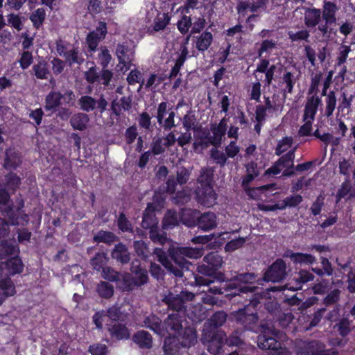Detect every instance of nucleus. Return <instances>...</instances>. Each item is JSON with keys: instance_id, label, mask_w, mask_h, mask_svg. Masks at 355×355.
<instances>
[{"instance_id": "f257e3e1", "label": "nucleus", "mask_w": 355, "mask_h": 355, "mask_svg": "<svg viewBox=\"0 0 355 355\" xmlns=\"http://www.w3.org/2000/svg\"><path fill=\"white\" fill-rule=\"evenodd\" d=\"M166 253L159 248L154 250V254L157 259L166 268L168 272L175 277H182L184 269H189L188 261L184 259H198L203 255L202 250L190 247H174L171 246Z\"/></svg>"}, {"instance_id": "f03ea898", "label": "nucleus", "mask_w": 355, "mask_h": 355, "mask_svg": "<svg viewBox=\"0 0 355 355\" xmlns=\"http://www.w3.org/2000/svg\"><path fill=\"white\" fill-rule=\"evenodd\" d=\"M214 172L210 167L202 168L197 179L200 184L196 190L198 202L207 207H211L216 202V194L212 186Z\"/></svg>"}, {"instance_id": "7ed1b4c3", "label": "nucleus", "mask_w": 355, "mask_h": 355, "mask_svg": "<svg viewBox=\"0 0 355 355\" xmlns=\"http://www.w3.org/2000/svg\"><path fill=\"white\" fill-rule=\"evenodd\" d=\"M261 298L260 294L253 295L252 298L248 299L249 303L243 309L232 313L234 320L247 330L255 331L258 327V315L251 308L254 309L260 303Z\"/></svg>"}, {"instance_id": "20e7f679", "label": "nucleus", "mask_w": 355, "mask_h": 355, "mask_svg": "<svg viewBox=\"0 0 355 355\" xmlns=\"http://www.w3.org/2000/svg\"><path fill=\"white\" fill-rule=\"evenodd\" d=\"M182 222L188 227L197 225L203 231H209L217 226L216 216L211 211L205 212L199 216V211L193 209H184L181 216Z\"/></svg>"}, {"instance_id": "39448f33", "label": "nucleus", "mask_w": 355, "mask_h": 355, "mask_svg": "<svg viewBox=\"0 0 355 355\" xmlns=\"http://www.w3.org/2000/svg\"><path fill=\"white\" fill-rule=\"evenodd\" d=\"M321 103V98L318 96L313 95L306 98L302 118L304 123L299 130L298 134L300 136L306 137L311 135L312 123L315 119L318 106Z\"/></svg>"}, {"instance_id": "423d86ee", "label": "nucleus", "mask_w": 355, "mask_h": 355, "mask_svg": "<svg viewBox=\"0 0 355 355\" xmlns=\"http://www.w3.org/2000/svg\"><path fill=\"white\" fill-rule=\"evenodd\" d=\"M257 275L254 272H244L237 274L232 277L227 287L229 289H234L235 292L230 293V295H241V294L248 295L250 294L249 298H252L253 295L257 293H253L256 287H250L248 286H242V284H252L256 281Z\"/></svg>"}, {"instance_id": "0eeeda50", "label": "nucleus", "mask_w": 355, "mask_h": 355, "mask_svg": "<svg viewBox=\"0 0 355 355\" xmlns=\"http://www.w3.org/2000/svg\"><path fill=\"white\" fill-rule=\"evenodd\" d=\"M195 295L188 291H182L179 294L169 291L164 295L162 302L167 305L169 309L180 313L185 309V304L188 302L192 301Z\"/></svg>"}, {"instance_id": "6e6552de", "label": "nucleus", "mask_w": 355, "mask_h": 355, "mask_svg": "<svg viewBox=\"0 0 355 355\" xmlns=\"http://www.w3.org/2000/svg\"><path fill=\"white\" fill-rule=\"evenodd\" d=\"M226 334L224 331H202L201 341L212 354H218L222 349Z\"/></svg>"}, {"instance_id": "1a4fd4ad", "label": "nucleus", "mask_w": 355, "mask_h": 355, "mask_svg": "<svg viewBox=\"0 0 355 355\" xmlns=\"http://www.w3.org/2000/svg\"><path fill=\"white\" fill-rule=\"evenodd\" d=\"M286 269L285 261L282 259H277L265 272L263 280L272 282H282L287 276Z\"/></svg>"}, {"instance_id": "9d476101", "label": "nucleus", "mask_w": 355, "mask_h": 355, "mask_svg": "<svg viewBox=\"0 0 355 355\" xmlns=\"http://www.w3.org/2000/svg\"><path fill=\"white\" fill-rule=\"evenodd\" d=\"M78 103L80 110L86 112L98 109L101 113H103L106 110L108 105V102L103 94H101L98 99L88 95L82 96L78 99Z\"/></svg>"}, {"instance_id": "9b49d317", "label": "nucleus", "mask_w": 355, "mask_h": 355, "mask_svg": "<svg viewBox=\"0 0 355 355\" xmlns=\"http://www.w3.org/2000/svg\"><path fill=\"white\" fill-rule=\"evenodd\" d=\"M184 316L180 313H173L169 314L163 322V335L168 334L170 336H177L180 331L183 330Z\"/></svg>"}, {"instance_id": "f8f14e48", "label": "nucleus", "mask_w": 355, "mask_h": 355, "mask_svg": "<svg viewBox=\"0 0 355 355\" xmlns=\"http://www.w3.org/2000/svg\"><path fill=\"white\" fill-rule=\"evenodd\" d=\"M167 102H162L158 105L156 118L159 125L164 130H170L175 126V112L168 108Z\"/></svg>"}, {"instance_id": "ddd939ff", "label": "nucleus", "mask_w": 355, "mask_h": 355, "mask_svg": "<svg viewBox=\"0 0 355 355\" xmlns=\"http://www.w3.org/2000/svg\"><path fill=\"white\" fill-rule=\"evenodd\" d=\"M107 33L106 24L100 21L96 29L88 33L86 37V43L90 52L96 51L98 44L105 39Z\"/></svg>"}, {"instance_id": "4468645a", "label": "nucleus", "mask_w": 355, "mask_h": 355, "mask_svg": "<svg viewBox=\"0 0 355 355\" xmlns=\"http://www.w3.org/2000/svg\"><path fill=\"white\" fill-rule=\"evenodd\" d=\"M257 345L262 349H272L276 351L279 355H289L286 348L282 347L275 337L268 334H260L257 337Z\"/></svg>"}, {"instance_id": "2eb2a0df", "label": "nucleus", "mask_w": 355, "mask_h": 355, "mask_svg": "<svg viewBox=\"0 0 355 355\" xmlns=\"http://www.w3.org/2000/svg\"><path fill=\"white\" fill-rule=\"evenodd\" d=\"M116 55L120 64H123L121 70L130 69L134 59V51L124 44H119L116 49Z\"/></svg>"}, {"instance_id": "dca6fc26", "label": "nucleus", "mask_w": 355, "mask_h": 355, "mask_svg": "<svg viewBox=\"0 0 355 355\" xmlns=\"http://www.w3.org/2000/svg\"><path fill=\"white\" fill-rule=\"evenodd\" d=\"M324 343L319 340L300 341L297 345V355H318Z\"/></svg>"}, {"instance_id": "f3484780", "label": "nucleus", "mask_w": 355, "mask_h": 355, "mask_svg": "<svg viewBox=\"0 0 355 355\" xmlns=\"http://www.w3.org/2000/svg\"><path fill=\"white\" fill-rule=\"evenodd\" d=\"M227 315L223 311H219L214 313L209 319L204 324L203 331H218L216 330L218 327L223 326L227 320Z\"/></svg>"}, {"instance_id": "a211bd4d", "label": "nucleus", "mask_w": 355, "mask_h": 355, "mask_svg": "<svg viewBox=\"0 0 355 355\" xmlns=\"http://www.w3.org/2000/svg\"><path fill=\"white\" fill-rule=\"evenodd\" d=\"M107 329L112 338L123 340L130 338V331L125 324L112 322L107 324Z\"/></svg>"}, {"instance_id": "6ab92c4d", "label": "nucleus", "mask_w": 355, "mask_h": 355, "mask_svg": "<svg viewBox=\"0 0 355 355\" xmlns=\"http://www.w3.org/2000/svg\"><path fill=\"white\" fill-rule=\"evenodd\" d=\"M0 288L3 291L0 293V305L5 301L6 297L12 296L15 293V288L10 278L6 274L0 272Z\"/></svg>"}, {"instance_id": "aec40b11", "label": "nucleus", "mask_w": 355, "mask_h": 355, "mask_svg": "<svg viewBox=\"0 0 355 355\" xmlns=\"http://www.w3.org/2000/svg\"><path fill=\"white\" fill-rule=\"evenodd\" d=\"M180 341L183 347H189L194 345L197 342V334L196 330L191 327H184L183 330L175 336Z\"/></svg>"}, {"instance_id": "412c9836", "label": "nucleus", "mask_w": 355, "mask_h": 355, "mask_svg": "<svg viewBox=\"0 0 355 355\" xmlns=\"http://www.w3.org/2000/svg\"><path fill=\"white\" fill-rule=\"evenodd\" d=\"M158 220L155 214V206L148 204L143 214L141 227L144 229H154L157 226Z\"/></svg>"}, {"instance_id": "4be33fe9", "label": "nucleus", "mask_w": 355, "mask_h": 355, "mask_svg": "<svg viewBox=\"0 0 355 355\" xmlns=\"http://www.w3.org/2000/svg\"><path fill=\"white\" fill-rule=\"evenodd\" d=\"M21 157L15 150L10 148L5 153L3 167L7 170H15L21 164Z\"/></svg>"}, {"instance_id": "5701e85b", "label": "nucleus", "mask_w": 355, "mask_h": 355, "mask_svg": "<svg viewBox=\"0 0 355 355\" xmlns=\"http://www.w3.org/2000/svg\"><path fill=\"white\" fill-rule=\"evenodd\" d=\"M112 258L121 264H127L130 261V253L123 243L116 244L111 253Z\"/></svg>"}, {"instance_id": "b1692460", "label": "nucleus", "mask_w": 355, "mask_h": 355, "mask_svg": "<svg viewBox=\"0 0 355 355\" xmlns=\"http://www.w3.org/2000/svg\"><path fill=\"white\" fill-rule=\"evenodd\" d=\"M339 7L334 2L324 1L321 17L327 23H334L336 21V14L338 11Z\"/></svg>"}, {"instance_id": "393cba45", "label": "nucleus", "mask_w": 355, "mask_h": 355, "mask_svg": "<svg viewBox=\"0 0 355 355\" xmlns=\"http://www.w3.org/2000/svg\"><path fill=\"white\" fill-rule=\"evenodd\" d=\"M163 322L162 320L154 314H150L144 318L141 326L150 330L155 333L162 336L163 335Z\"/></svg>"}, {"instance_id": "a878e982", "label": "nucleus", "mask_w": 355, "mask_h": 355, "mask_svg": "<svg viewBox=\"0 0 355 355\" xmlns=\"http://www.w3.org/2000/svg\"><path fill=\"white\" fill-rule=\"evenodd\" d=\"M321 10L308 8L304 12V24L307 28H315L321 21Z\"/></svg>"}, {"instance_id": "bb28decb", "label": "nucleus", "mask_w": 355, "mask_h": 355, "mask_svg": "<svg viewBox=\"0 0 355 355\" xmlns=\"http://www.w3.org/2000/svg\"><path fill=\"white\" fill-rule=\"evenodd\" d=\"M132 340L141 349H149L153 347L152 336L146 331H137L134 334Z\"/></svg>"}, {"instance_id": "cd10ccee", "label": "nucleus", "mask_w": 355, "mask_h": 355, "mask_svg": "<svg viewBox=\"0 0 355 355\" xmlns=\"http://www.w3.org/2000/svg\"><path fill=\"white\" fill-rule=\"evenodd\" d=\"M65 62L69 66L72 67L73 65H80L84 61L85 58L83 53L80 51L78 47L71 46L67 52L64 53Z\"/></svg>"}, {"instance_id": "c85d7f7f", "label": "nucleus", "mask_w": 355, "mask_h": 355, "mask_svg": "<svg viewBox=\"0 0 355 355\" xmlns=\"http://www.w3.org/2000/svg\"><path fill=\"white\" fill-rule=\"evenodd\" d=\"M227 130V124L225 119H223L218 125L212 128L213 136L209 138V141L211 145L218 146L221 144L222 138L225 136Z\"/></svg>"}, {"instance_id": "c756f323", "label": "nucleus", "mask_w": 355, "mask_h": 355, "mask_svg": "<svg viewBox=\"0 0 355 355\" xmlns=\"http://www.w3.org/2000/svg\"><path fill=\"white\" fill-rule=\"evenodd\" d=\"M116 284L123 291L128 292L137 288L134 277L127 272H121L119 281Z\"/></svg>"}, {"instance_id": "7c9ffc66", "label": "nucleus", "mask_w": 355, "mask_h": 355, "mask_svg": "<svg viewBox=\"0 0 355 355\" xmlns=\"http://www.w3.org/2000/svg\"><path fill=\"white\" fill-rule=\"evenodd\" d=\"M62 98V96L60 92L51 90L45 98V110L46 111H55L61 104Z\"/></svg>"}, {"instance_id": "2f4dec72", "label": "nucleus", "mask_w": 355, "mask_h": 355, "mask_svg": "<svg viewBox=\"0 0 355 355\" xmlns=\"http://www.w3.org/2000/svg\"><path fill=\"white\" fill-rule=\"evenodd\" d=\"M89 121V116L83 112L73 114L70 119V124L75 130H84L87 128Z\"/></svg>"}, {"instance_id": "473e14b6", "label": "nucleus", "mask_w": 355, "mask_h": 355, "mask_svg": "<svg viewBox=\"0 0 355 355\" xmlns=\"http://www.w3.org/2000/svg\"><path fill=\"white\" fill-rule=\"evenodd\" d=\"M170 19L171 17L168 13H158L155 19L153 27L149 28L148 32L153 35L156 32L164 30L169 24Z\"/></svg>"}, {"instance_id": "72a5a7b5", "label": "nucleus", "mask_w": 355, "mask_h": 355, "mask_svg": "<svg viewBox=\"0 0 355 355\" xmlns=\"http://www.w3.org/2000/svg\"><path fill=\"white\" fill-rule=\"evenodd\" d=\"M21 184V178L15 173H8L4 176L3 185L12 192H15Z\"/></svg>"}, {"instance_id": "f704fd0d", "label": "nucleus", "mask_w": 355, "mask_h": 355, "mask_svg": "<svg viewBox=\"0 0 355 355\" xmlns=\"http://www.w3.org/2000/svg\"><path fill=\"white\" fill-rule=\"evenodd\" d=\"M13 208L10 194L6 188H0V211L3 214H10Z\"/></svg>"}, {"instance_id": "c9c22d12", "label": "nucleus", "mask_w": 355, "mask_h": 355, "mask_svg": "<svg viewBox=\"0 0 355 355\" xmlns=\"http://www.w3.org/2000/svg\"><path fill=\"white\" fill-rule=\"evenodd\" d=\"M32 74L35 76L37 79L46 80L50 74V70L47 62L41 60L35 64L32 67Z\"/></svg>"}, {"instance_id": "e433bc0d", "label": "nucleus", "mask_w": 355, "mask_h": 355, "mask_svg": "<svg viewBox=\"0 0 355 355\" xmlns=\"http://www.w3.org/2000/svg\"><path fill=\"white\" fill-rule=\"evenodd\" d=\"M213 42V35L210 32L205 31L200 35L196 37V49L199 51L204 52L208 49Z\"/></svg>"}, {"instance_id": "4c0bfd02", "label": "nucleus", "mask_w": 355, "mask_h": 355, "mask_svg": "<svg viewBox=\"0 0 355 355\" xmlns=\"http://www.w3.org/2000/svg\"><path fill=\"white\" fill-rule=\"evenodd\" d=\"M19 248L14 242L3 241L0 243V257L3 258L17 253Z\"/></svg>"}, {"instance_id": "58836bf2", "label": "nucleus", "mask_w": 355, "mask_h": 355, "mask_svg": "<svg viewBox=\"0 0 355 355\" xmlns=\"http://www.w3.org/2000/svg\"><path fill=\"white\" fill-rule=\"evenodd\" d=\"M117 236L112 232L101 230L94 236L93 239L97 243H105L110 245L117 240Z\"/></svg>"}, {"instance_id": "ea45409f", "label": "nucleus", "mask_w": 355, "mask_h": 355, "mask_svg": "<svg viewBox=\"0 0 355 355\" xmlns=\"http://www.w3.org/2000/svg\"><path fill=\"white\" fill-rule=\"evenodd\" d=\"M178 225V216L177 213L171 210L167 211L162 221V228L164 230L171 229Z\"/></svg>"}, {"instance_id": "a19ab883", "label": "nucleus", "mask_w": 355, "mask_h": 355, "mask_svg": "<svg viewBox=\"0 0 355 355\" xmlns=\"http://www.w3.org/2000/svg\"><path fill=\"white\" fill-rule=\"evenodd\" d=\"M296 78L293 73L291 71H286L282 78V83L285 84L286 86L283 89L284 96L286 98V93L288 92L289 94L293 93V89L294 85L295 83Z\"/></svg>"}, {"instance_id": "79ce46f5", "label": "nucleus", "mask_w": 355, "mask_h": 355, "mask_svg": "<svg viewBox=\"0 0 355 355\" xmlns=\"http://www.w3.org/2000/svg\"><path fill=\"white\" fill-rule=\"evenodd\" d=\"M190 38V35L187 36L183 42H182L180 45V48L178 51L176 52L178 55L175 63L182 66L187 60V58L189 55V50L187 45L189 44V40Z\"/></svg>"}, {"instance_id": "37998d69", "label": "nucleus", "mask_w": 355, "mask_h": 355, "mask_svg": "<svg viewBox=\"0 0 355 355\" xmlns=\"http://www.w3.org/2000/svg\"><path fill=\"white\" fill-rule=\"evenodd\" d=\"M314 276L309 271L302 270L298 272L297 277L293 279L296 282L295 287H291L290 289L297 290L302 288V284L312 281Z\"/></svg>"}, {"instance_id": "c03bdc74", "label": "nucleus", "mask_w": 355, "mask_h": 355, "mask_svg": "<svg viewBox=\"0 0 355 355\" xmlns=\"http://www.w3.org/2000/svg\"><path fill=\"white\" fill-rule=\"evenodd\" d=\"M6 267L8 270V272L10 275H15L17 273H20L23 270V263L21 260L17 257H12L6 261Z\"/></svg>"}, {"instance_id": "a18cd8bd", "label": "nucleus", "mask_w": 355, "mask_h": 355, "mask_svg": "<svg viewBox=\"0 0 355 355\" xmlns=\"http://www.w3.org/2000/svg\"><path fill=\"white\" fill-rule=\"evenodd\" d=\"M46 19V12L42 8L34 10L30 16V19L35 28H39L43 24Z\"/></svg>"}, {"instance_id": "49530a36", "label": "nucleus", "mask_w": 355, "mask_h": 355, "mask_svg": "<svg viewBox=\"0 0 355 355\" xmlns=\"http://www.w3.org/2000/svg\"><path fill=\"white\" fill-rule=\"evenodd\" d=\"M243 334V330L236 329L225 340L229 346H240L244 343Z\"/></svg>"}, {"instance_id": "de8ad7c7", "label": "nucleus", "mask_w": 355, "mask_h": 355, "mask_svg": "<svg viewBox=\"0 0 355 355\" xmlns=\"http://www.w3.org/2000/svg\"><path fill=\"white\" fill-rule=\"evenodd\" d=\"M210 157L215 164L220 167H224L227 161V156L225 152L217 148H211L210 150Z\"/></svg>"}, {"instance_id": "09e8293b", "label": "nucleus", "mask_w": 355, "mask_h": 355, "mask_svg": "<svg viewBox=\"0 0 355 355\" xmlns=\"http://www.w3.org/2000/svg\"><path fill=\"white\" fill-rule=\"evenodd\" d=\"M325 98L326 108H325V116L330 117L332 116L333 112L336 105V97L334 91H330L327 94Z\"/></svg>"}, {"instance_id": "8fccbe9b", "label": "nucleus", "mask_w": 355, "mask_h": 355, "mask_svg": "<svg viewBox=\"0 0 355 355\" xmlns=\"http://www.w3.org/2000/svg\"><path fill=\"white\" fill-rule=\"evenodd\" d=\"M203 261L205 263H207L209 266H213V268L216 270L223 264L222 257L216 252H211L207 254L206 256H205L203 258Z\"/></svg>"}, {"instance_id": "3c124183", "label": "nucleus", "mask_w": 355, "mask_h": 355, "mask_svg": "<svg viewBox=\"0 0 355 355\" xmlns=\"http://www.w3.org/2000/svg\"><path fill=\"white\" fill-rule=\"evenodd\" d=\"M296 148L289 150L286 154L282 155L277 162V164L280 165L282 168H293V161L295 159V152Z\"/></svg>"}, {"instance_id": "603ef678", "label": "nucleus", "mask_w": 355, "mask_h": 355, "mask_svg": "<svg viewBox=\"0 0 355 355\" xmlns=\"http://www.w3.org/2000/svg\"><path fill=\"white\" fill-rule=\"evenodd\" d=\"M108 258L107 255L103 252H99L91 259V264L93 268L96 270L100 271L105 268V266L107 264Z\"/></svg>"}, {"instance_id": "864d4df0", "label": "nucleus", "mask_w": 355, "mask_h": 355, "mask_svg": "<svg viewBox=\"0 0 355 355\" xmlns=\"http://www.w3.org/2000/svg\"><path fill=\"white\" fill-rule=\"evenodd\" d=\"M97 292L98 295L103 298L109 299L114 295V287L112 284L106 282H101L97 286Z\"/></svg>"}, {"instance_id": "5fc2aeb1", "label": "nucleus", "mask_w": 355, "mask_h": 355, "mask_svg": "<svg viewBox=\"0 0 355 355\" xmlns=\"http://www.w3.org/2000/svg\"><path fill=\"white\" fill-rule=\"evenodd\" d=\"M352 324V320L347 317H343L336 324L335 327H337L340 335L344 337L350 333Z\"/></svg>"}, {"instance_id": "6e6d98bb", "label": "nucleus", "mask_w": 355, "mask_h": 355, "mask_svg": "<svg viewBox=\"0 0 355 355\" xmlns=\"http://www.w3.org/2000/svg\"><path fill=\"white\" fill-rule=\"evenodd\" d=\"M303 201V198L300 194H293L286 197L281 202L283 206V209H285L287 207L294 208L299 205Z\"/></svg>"}, {"instance_id": "4d7b16f0", "label": "nucleus", "mask_w": 355, "mask_h": 355, "mask_svg": "<svg viewBox=\"0 0 355 355\" xmlns=\"http://www.w3.org/2000/svg\"><path fill=\"white\" fill-rule=\"evenodd\" d=\"M149 237L154 243L161 245H164L168 241L166 232H160L158 230L157 226L150 230Z\"/></svg>"}, {"instance_id": "13d9d810", "label": "nucleus", "mask_w": 355, "mask_h": 355, "mask_svg": "<svg viewBox=\"0 0 355 355\" xmlns=\"http://www.w3.org/2000/svg\"><path fill=\"white\" fill-rule=\"evenodd\" d=\"M293 143V139L292 137H285L279 140L275 148V155H281L292 146Z\"/></svg>"}, {"instance_id": "bf43d9fd", "label": "nucleus", "mask_w": 355, "mask_h": 355, "mask_svg": "<svg viewBox=\"0 0 355 355\" xmlns=\"http://www.w3.org/2000/svg\"><path fill=\"white\" fill-rule=\"evenodd\" d=\"M277 44V40H264L260 44V48L258 50V56L261 57L263 53L272 51L274 49L276 48Z\"/></svg>"}, {"instance_id": "052dcab7", "label": "nucleus", "mask_w": 355, "mask_h": 355, "mask_svg": "<svg viewBox=\"0 0 355 355\" xmlns=\"http://www.w3.org/2000/svg\"><path fill=\"white\" fill-rule=\"evenodd\" d=\"M260 327L262 332L261 334L272 335L277 338H281L282 336L283 332L277 329L271 322H262Z\"/></svg>"}, {"instance_id": "680f3d73", "label": "nucleus", "mask_w": 355, "mask_h": 355, "mask_svg": "<svg viewBox=\"0 0 355 355\" xmlns=\"http://www.w3.org/2000/svg\"><path fill=\"white\" fill-rule=\"evenodd\" d=\"M288 37L292 42H298V41H306V42H309V38L310 37L309 31L303 29L301 31H299L297 32H293V31H289L288 33Z\"/></svg>"}, {"instance_id": "e2e57ef3", "label": "nucleus", "mask_w": 355, "mask_h": 355, "mask_svg": "<svg viewBox=\"0 0 355 355\" xmlns=\"http://www.w3.org/2000/svg\"><path fill=\"white\" fill-rule=\"evenodd\" d=\"M121 306L116 304L105 311L106 316H107L112 322H119L122 317L121 311Z\"/></svg>"}, {"instance_id": "0e129e2a", "label": "nucleus", "mask_w": 355, "mask_h": 355, "mask_svg": "<svg viewBox=\"0 0 355 355\" xmlns=\"http://www.w3.org/2000/svg\"><path fill=\"white\" fill-rule=\"evenodd\" d=\"M120 274V272L116 271L111 267H105L102 270V277L103 279L116 283L119 281Z\"/></svg>"}, {"instance_id": "69168bd1", "label": "nucleus", "mask_w": 355, "mask_h": 355, "mask_svg": "<svg viewBox=\"0 0 355 355\" xmlns=\"http://www.w3.org/2000/svg\"><path fill=\"white\" fill-rule=\"evenodd\" d=\"M165 146L163 144V138L155 137L151 143V154L158 155L162 154L165 151Z\"/></svg>"}, {"instance_id": "338daca9", "label": "nucleus", "mask_w": 355, "mask_h": 355, "mask_svg": "<svg viewBox=\"0 0 355 355\" xmlns=\"http://www.w3.org/2000/svg\"><path fill=\"white\" fill-rule=\"evenodd\" d=\"M216 270L213 268V266H209L207 263H203L199 265L197 268V272L202 275L209 277V278L216 279Z\"/></svg>"}, {"instance_id": "774afa93", "label": "nucleus", "mask_w": 355, "mask_h": 355, "mask_svg": "<svg viewBox=\"0 0 355 355\" xmlns=\"http://www.w3.org/2000/svg\"><path fill=\"white\" fill-rule=\"evenodd\" d=\"M246 241V238L239 237L231 240L225 244V250L226 252H233L243 246Z\"/></svg>"}]
</instances>
